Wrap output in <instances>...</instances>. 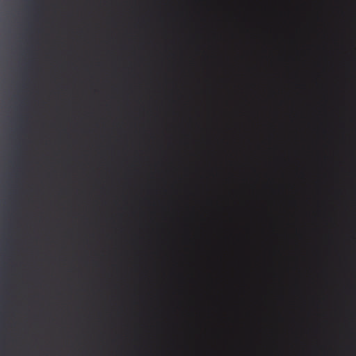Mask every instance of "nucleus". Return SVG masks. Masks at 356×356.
Wrapping results in <instances>:
<instances>
[{"instance_id": "obj_1", "label": "nucleus", "mask_w": 356, "mask_h": 356, "mask_svg": "<svg viewBox=\"0 0 356 356\" xmlns=\"http://www.w3.org/2000/svg\"><path fill=\"white\" fill-rule=\"evenodd\" d=\"M81 267H356L329 265H152V266H82Z\"/></svg>"}, {"instance_id": "obj_2", "label": "nucleus", "mask_w": 356, "mask_h": 356, "mask_svg": "<svg viewBox=\"0 0 356 356\" xmlns=\"http://www.w3.org/2000/svg\"><path fill=\"white\" fill-rule=\"evenodd\" d=\"M130 270H314V268H129Z\"/></svg>"}, {"instance_id": "obj_3", "label": "nucleus", "mask_w": 356, "mask_h": 356, "mask_svg": "<svg viewBox=\"0 0 356 356\" xmlns=\"http://www.w3.org/2000/svg\"><path fill=\"white\" fill-rule=\"evenodd\" d=\"M2 249L3 252L7 253L13 251L15 249V246L9 243H6Z\"/></svg>"}, {"instance_id": "obj_4", "label": "nucleus", "mask_w": 356, "mask_h": 356, "mask_svg": "<svg viewBox=\"0 0 356 356\" xmlns=\"http://www.w3.org/2000/svg\"><path fill=\"white\" fill-rule=\"evenodd\" d=\"M9 269H10V270H12L13 268H10Z\"/></svg>"}]
</instances>
